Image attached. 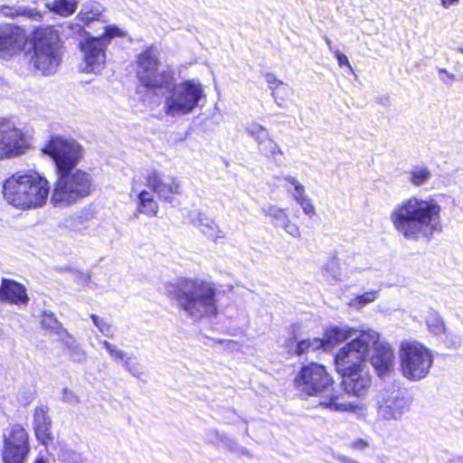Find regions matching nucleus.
<instances>
[{"label": "nucleus", "instance_id": "f257e3e1", "mask_svg": "<svg viewBox=\"0 0 463 463\" xmlns=\"http://www.w3.org/2000/svg\"><path fill=\"white\" fill-rule=\"evenodd\" d=\"M441 213L442 206L433 196L413 195L396 203L389 220L404 240L429 242L442 232Z\"/></svg>", "mask_w": 463, "mask_h": 463}, {"label": "nucleus", "instance_id": "f03ea898", "mask_svg": "<svg viewBox=\"0 0 463 463\" xmlns=\"http://www.w3.org/2000/svg\"><path fill=\"white\" fill-rule=\"evenodd\" d=\"M297 389L317 400V404L331 411L353 412L364 415L365 408L360 402L345 400V393L334 386L325 366L313 363L304 366L295 379Z\"/></svg>", "mask_w": 463, "mask_h": 463}, {"label": "nucleus", "instance_id": "7ed1b4c3", "mask_svg": "<svg viewBox=\"0 0 463 463\" xmlns=\"http://www.w3.org/2000/svg\"><path fill=\"white\" fill-rule=\"evenodd\" d=\"M165 289L177 307L193 320L217 313V289L213 282L198 278H180L165 284Z\"/></svg>", "mask_w": 463, "mask_h": 463}, {"label": "nucleus", "instance_id": "20e7f679", "mask_svg": "<svg viewBox=\"0 0 463 463\" xmlns=\"http://www.w3.org/2000/svg\"><path fill=\"white\" fill-rule=\"evenodd\" d=\"M49 193V182L38 174L15 173L3 183L5 200L20 210L43 207Z\"/></svg>", "mask_w": 463, "mask_h": 463}, {"label": "nucleus", "instance_id": "39448f33", "mask_svg": "<svg viewBox=\"0 0 463 463\" xmlns=\"http://www.w3.org/2000/svg\"><path fill=\"white\" fill-rule=\"evenodd\" d=\"M33 52L31 63L43 75L56 72L61 61L60 34L53 26H41L32 34Z\"/></svg>", "mask_w": 463, "mask_h": 463}, {"label": "nucleus", "instance_id": "423d86ee", "mask_svg": "<svg viewBox=\"0 0 463 463\" xmlns=\"http://www.w3.org/2000/svg\"><path fill=\"white\" fill-rule=\"evenodd\" d=\"M158 90L165 91L162 109L170 118L193 113L200 102L205 99L204 89L195 80H186L175 84L174 79L169 88H160Z\"/></svg>", "mask_w": 463, "mask_h": 463}, {"label": "nucleus", "instance_id": "0eeeda50", "mask_svg": "<svg viewBox=\"0 0 463 463\" xmlns=\"http://www.w3.org/2000/svg\"><path fill=\"white\" fill-rule=\"evenodd\" d=\"M92 187V176L86 171L76 168L57 171L51 202L58 207L71 205L89 196Z\"/></svg>", "mask_w": 463, "mask_h": 463}, {"label": "nucleus", "instance_id": "6e6552de", "mask_svg": "<svg viewBox=\"0 0 463 463\" xmlns=\"http://www.w3.org/2000/svg\"><path fill=\"white\" fill-rule=\"evenodd\" d=\"M399 366L402 375L409 381L424 379L433 364L430 348L416 340H403L398 349Z\"/></svg>", "mask_w": 463, "mask_h": 463}, {"label": "nucleus", "instance_id": "1a4fd4ad", "mask_svg": "<svg viewBox=\"0 0 463 463\" xmlns=\"http://www.w3.org/2000/svg\"><path fill=\"white\" fill-rule=\"evenodd\" d=\"M137 77L146 88L157 90L172 85L174 73L168 69H160L159 51L150 46L137 56Z\"/></svg>", "mask_w": 463, "mask_h": 463}, {"label": "nucleus", "instance_id": "9d476101", "mask_svg": "<svg viewBox=\"0 0 463 463\" xmlns=\"http://www.w3.org/2000/svg\"><path fill=\"white\" fill-rule=\"evenodd\" d=\"M122 36L124 33L116 25L106 26L104 33L98 37L88 34L80 44L85 61L84 71L95 74L100 73L105 68L107 46L111 39Z\"/></svg>", "mask_w": 463, "mask_h": 463}, {"label": "nucleus", "instance_id": "9b49d317", "mask_svg": "<svg viewBox=\"0 0 463 463\" xmlns=\"http://www.w3.org/2000/svg\"><path fill=\"white\" fill-rule=\"evenodd\" d=\"M376 339V331H361L356 337L343 346L335 357L338 373L363 368L364 359L369 355L370 342Z\"/></svg>", "mask_w": 463, "mask_h": 463}, {"label": "nucleus", "instance_id": "f8f14e48", "mask_svg": "<svg viewBox=\"0 0 463 463\" xmlns=\"http://www.w3.org/2000/svg\"><path fill=\"white\" fill-rule=\"evenodd\" d=\"M43 152L52 156L57 171L76 168L83 156V148L77 141L61 136H52Z\"/></svg>", "mask_w": 463, "mask_h": 463}, {"label": "nucleus", "instance_id": "ddd939ff", "mask_svg": "<svg viewBox=\"0 0 463 463\" xmlns=\"http://www.w3.org/2000/svg\"><path fill=\"white\" fill-rule=\"evenodd\" d=\"M29 452V436L24 428L14 424L4 430L1 450L4 463H24Z\"/></svg>", "mask_w": 463, "mask_h": 463}, {"label": "nucleus", "instance_id": "4468645a", "mask_svg": "<svg viewBox=\"0 0 463 463\" xmlns=\"http://www.w3.org/2000/svg\"><path fill=\"white\" fill-rule=\"evenodd\" d=\"M23 131L14 122L0 118V159L16 157L28 148Z\"/></svg>", "mask_w": 463, "mask_h": 463}, {"label": "nucleus", "instance_id": "2eb2a0df", "mask_svg": "<svg viewBox=\"0 0 463 463\" xmlns=\"http://www.w3.org/2000/svg\"><path fill=\"white\" fill-rule=\"evenodd\" d=\"M145 181L146 185L165 203H172L175 196L182 194L181 180L176 176L166 175L157 169H148Z\"/></svg>", "mask_w": 463, "mask_h": 463}, {"label": "nucleus", "instance_id": "dca6fc26", "mask_svg": "<svg viewBox=\"0 0 463 463\" xmlns=\"http://www.w3.org/2000/svg\"><path fill=\"white\" fill-rule=\"evenodd\" d=\"M370 363L380 377L391 373L394 368V354L391 345L380 340L377 333V339L370 342L369 352Z\"/></svg>", "mask_w": 463, "mask_h": 463}, {"label": "nucleus", "instance_id": "f3484780", "mask_svg": "<svg viewBox=\"0 0 463 463\" xmlns=\"http://www.w3.org/2000/svg\"><path fill=\"white\" fill-rule=\"evenodd\" d=\"M27 36L20 27L5 24L0 26V58L8 59L24 49Z\"/></svg>", "mask_w": 463, "mask_h": 463}, {"label": "nucleus", "instance_id": "a211bd4d", "mask_svg": "<svg viewBox=\"0 0 463 463\" xmlns=\"http://www.w3.org/2000/svg\"><path fill=\"white\" fill-rule=\"evenodd\" d=\"M409 408L410 401L398 392H386L378 401V416L385 420H398Z\"/></svg>", "mask_w": 463, "mask_h": 463}, {"label": "nucleus", "instance_id": "6ab92c4d", "mask_svg": "<svg viewBox=\"0 0 463 463\" xmlns=\"http://www.w3.org/2000/svg\"><path fill=\"white\" fill-rule=\"evenodd\" d=\"M340 373L343 376L342 384L344 386V389L341 390L345 393L346 401H349V394L364 397L367 393L371 386V376L364 367Z\"/></svg>", "mask_w": 463, "mask_h": 463}, {"label": "nucleus", "instance_id": "aec40b11", "mask_svg": "<svg viewBox=\"0 0 463 463\" xmlns=\"http://www.w3.org/2000/svg\"><path fill=\"white\" fill-rule=\"evenodd\" d=\"M0 301L25 305L28 302L26 289L23 285L14 280L4 279L0 286Z\"/></svg>", "mask_w": 463, "mask_h": 463}, {"label": "nucleus", "instance_id": "412c9836", "mask_svg": "<svg viewBox=\"0 0 463 463\" xmlns=\"http://www.w3.org/2000/svg\"><path fill=\"white\" fill-rule=\"evenodd\" d=\"M34 431L37 439L43 445L52 441L51 420L47 414V409L36 408L33 414Z\"/></svg>", "mask_w": 463, "mask_h": 463}, {"label": "nucleus", "instance_id": "4be33fe9", "mask_svg": "<svg viewBox=\"0 0 463 463\" xmlns=\"http://www.w3.org/2000/svg\"><path fill=\"white\" fill-rule=\"evenodd\" d=\"M361 331L347 326H331L326 330L323 339H325L326 349L331 348L335 345L356 337Z\"/></svg>", "mask_w": 463, "mask_h": 463}, {"label": "nucleus", "instance_id": "5701e85b", "mask_svg": "<svg viewBox=\"0 0 463 463\" xmlns=\"http://www.w3.org/2000/svg\"><path fill=\"white\" fill-rule=\"evenodd\" d=\"M151 190H142L137 194V211L148 217H156L159 213V203Z\"/></svg>", "mask_w": 463, "mask_h": 463}, {"label": "nucleus", "instance_id": "b1692460", "mask_svg": "<svg viewBox=\"0 0 463 463\" xmlns=\"http://www.w3.org/2000/svg\"><path fill=\"white\" fill-rule=\"evenodd\" d=\"M431 177L432 173L425 165H413L407 172L408 182L414 187H421L428 184Z\"/></svg>", "mask_w": 463, "mask_h": 463}, {"label": "nucleus", "instance_id": "393cba45", "mask_svg": "<svg viewBox=\"0 0 463 463\" xmlns=\"http://www.w3.org/2000/svg\"><path fill=\"white\" fill-rule=\"evenodd\" d=\"M103 12L104 7L100 3L89 1L82 5L80 11L77 14V18L80 22L89 24L92 21L100 20Z\"/></svg>", "mask_w": 463, "mask_h": 463}, {"label": "nucleus", "instance_id": "a878e982", "mask_svg": "<svg viewBox=\"0 0 463 463\" xmlns=\"http://www.w3.org/2000/svg\"><path fill=\"white\" fill-rule=\"evenodd\" d=\"M45 6L48 10L62 17H68L75 13L77 0H47Z\"/></svg>", "mask_w": 463, "mask_h": 463}, {"label": "nucleus", "instance_id": "bb28decb", "mask_svg": "<svg viewBox=\"0 0 463 463\" xmlns=\"http://www.w3.org/2000/svg\"><path fill=\"white\" fill-rule=\"evenodd\" d=\"M425 324L430 334L440 336L446 334V326L438 311L430 309L425 317Z\"/></svg>", "mask_w": 463, "mask_h": 463}, {"label": "nucleus", "instance_id": "cd10ccee", "mask_svg": "<svg viewBox=\"0 0 463 463\" xmlns=\"http://www.w3.org/2000/svg\"><path fill=\"white\" fill-rule=\"evenodd\" d=\"M320 348L326 349L325 339L317 337L305 339L298 343L295 353L298 355H302L309 353L310 351H316Z\"/></svg>", "mask_w": 463, "mask_h": 463}, {"label": "nucleus", "instance_id": "c85d7f7f", "mask_svg": "<svg viewBox=\"0 0 463 463\" xmlns=\"http://www.w3.org/2000/svg\"><path fill=\"white\" fill-rule=\"evenodd\" d=\"M258 150L261 155L266 157L277 159L278 156H282L283 152L277 142H275L270 137L266 138L260 145L258 146Z\"/></svg>", "mask_w": 463, "mask_h": 463}, {"label": "nucleus", "instance_id": "c756f323", "mask_svg": "<svg viewBox=\"0 0 463 463\" xmlns=\"http://www.w3.org/2000/svg\"><path fill=\"white\" fill-rule=\"evenodd\" d=\"M271 95L279 107L284 106V102L292 95V89L287 83L282 82L279 87H275L271 91Z\"/></svg>", "mask_w": 463, "mask_h": 463}, {"label": "nucleus", "instance_id": "7c9ffc66", "mask_svg": "<svg viewBox=\"0 0 463 463\" xmlns=\"http://www.w3.org/2000/svg\"><path fill=\"white\" fill-rule=\"evenodd\" d=\"M246 131L248 135L255 140L257 146L269 137V130L257 123H253L248 126Z\"/></svg>", "mask_w": 463, "mask_h": 463}, {"label": "nucleus", "instance_id": "2f4dec72", "mask_svg": "<svg viewBox=\"0 0 463 463\" xmlns=\"http://www.w3.org/2000/svg\"><path fill=\"white\" fill-rule=\"evenodd\" d=\"M378 298V291L377 290H370L365 292L363 295L357 296L351 299L349 306L352 307H354L356 309H360L366 306L367 304H370L373 302Z\"/></svg>", "mask_w": 463, "mask_h": 463}, {"label": "nucleus", "instance_id": "473e14b6", "mask_svg": "<svg viewBox=\"0 0 463 463\" xmlns=\"http://www.w3.org/2000/svg\"><path fill=\"white\" fill-rule=\"evenodd\" d=\"M325 272L328 277H331L335 281L343 279V272L340 267L339 260L332 258L326 261L324 267Z\"/></svg>", "mask_w": 463, "mask_h": 463}, {"label": "nucleus", "instance_id": "72a5a7b5", "mask_svg": "<svg viewBox=\"0 0 463 463\" xmlns=\"http://www.w3.org/2000/svg\"><path fill=\"white\" fill-rule=\"evenodd\" d=\"M90 318L93 324L97 326L99 331L106 337L113 338L114 330L110 324H109L104 318L99 317L97 315H91Z\"/></svg>", "mask_w": 463, "mask_h": 463}, {"label": "nucleus", "instance_id": "f704fd0d", "mask_svg": "<svg viewBox=\"0 0 463 463\" xmlns=\"http://www.w3.org/2000/svg\"><path fill=\"white\" fill-rule=\"evenodd\" d=\"M283 179L285 181L288 182L294 187V192L292 193V196H293L294 200L296 201V203L302 200V198H305L307 196L305 192V186L296 177L291 176V175H286L283 177Z\"/></svg>", "mask_w": 463, "mask_h": 463}, {"label": "nucleus", "instance_id": "c9c22d12", "mask_svg": "<svg viewBox=\"0 0 463 463\" xmlns=\"http://www.w3.org/2000/svg\"><path fill=\"white\" fill-rule=\"evenodd\" d=\"M188 218L190 222L196 226L201 232H203V228H205V226L213 220L200 211L190 212Z\"/></svg>", "mask_w": 463, "mask_h": 463}, {"label": "nucleus", "instance_id": "e433bc0d", "mask_svg": "<svg viewBox=\"0 0 463 463\" xmlns=\"http://www.w3.org/2000/svg\"><path fill=\"white\" fill-rule=\"evenodd\" d=\"M263 212L266 215L273 218L278 222V225L279 226L284 221H287L288 217L284 209H281L276 205H269L263 207Z\"/></svg>", "mask_w": 463, "mask_h": 463}, {"label": "nucleus", "instance_id": "4c0bfd02", "mask_svg": "<svg viewBox=\"0 0 463 463\" xmlns=\"http://www.w3.org/2000/svg\"><path fill=\"white\" fill-rule=\"evenodd\" d=\"M205 236L210 238L211 240L216 241L218 239L224 238V232L219 225L215 222L214 220H212L205 228H203L202 232Z\"/></svg>", "mask_w": 463, "mask_h": 463}, {"label": "nucleus", "instance_id": "58836bf2", "mask_svg": "<svg viewBox=\"0 0 463 463\" xmlns=\"http://www.w3.org/2000/svg\"><path fill=\"white\" fill-rule=\"evenodd\" d=\"M108 353L112 359H119L124 361V365L126 369L132 373L133 374H135L134 371L130 367L129 357H128L126 352L119 349L117 345H113Z\"/></svg>", "mask_w": 463, "mask_h": 463}, {"label": "nucleus", "instance_id": "ea45409f", "mask_svg": "<svg viewBox=\"0 0 463 463\" xmlns=\"http://www.w3.org/2000/svg\"><path fill=\"white\" fill-rule=\"evenodd\" d=\"M42 325L43 327L52 329L56 332H58L61 327V323L56 319L54 315L52 313L46 312L43 315Z\"/></svg>", "mask_w": 463, "mask_h": 463}, {"label": "nucleus", "instance_id": "a19ab883", "mask_svg": "<svg viewBox=\"0 0 463 463\" xmlns=\"http://www.w3.org/2000/svg\"><path fill=\"white\" fill-rule=\"evenodd\" d=\"M297 203L301 207L303 213L308 217H313L316 214V208L312 200L308 196L302 198V200Z\"/></svg>", "mask_w": 463, "mask_h": 463}, {"label": "nucleus", "instance_id": "79ce46f5", "mask_svg": "<svg viewBox=\"0 0 463 463\" xmlns=\"http://www.w3.org/2000/svg\"><path fill=\"white\" fill-rule=\"evenodd\" d=\"M279 226L282 227L288 234L295 238L300 237V231L298 226L291 222L288 217L287 218V221H284L279 224Z\"/></svg>", "mask_w": 463, "mask_h": 463}, {"label": "nucleus", "instance_id": "37998d69", "mask_svg": "<svg viewBox=\"0 0 463 463\" xmlns=\"http://www.w3.org/2000/svg\"><path fill=\"white\" fill-rule=\"evenodd\" d=\"M438 73H439V80L444 83L446 84L447 86H449L451 85L455 80H456V76L455 74L449 72L448 70L446 69H443V68H439L438 70Z\"/></svg>", "mask_w": 463, "mask_h": 463}, {"label": "nucleus", "instance_id": "c03bdc74", "mask_svg": "<svg viewBox=\"0 0 463 463\" xmlns=\"http://www.w3.org/2000/svg\"><path fill=\"white\" fill-rule=\"evenodd\" d=\"M266 82L269 86V89L272 91L275 87H279L283 81L278 80L276 76L272 73H268L265 76Z\"/></svg>", "mask_w": 463, "mask_h": 463}, {"label": "nucleus", "instance_id": "a18cd8bd", "mask_svg": "<svg viewBox=\"0 0 463 463\" xmlns=\"http://www.w3.org/2000/svg\"><path fill=\"white\" fill-rule=\"evenodd\" d=\"M368 446H369L368 442L362 439H357L350 444V448L352 449L360 450V451L365 449L366 448H368Z\"/></svg>", "mask_w": 463, "mask_h": 463}, {"label": "nucleus", "instance_id": "49530a36", "mask_svg": "<svg viewBox=\"0 0 463 463\" xmlns=\"http://www.w3.org/2000/svg\"><path fill=\"white\" fill-rule=\"evenodd\" d=\"M334 54L335 55L336 59H337V62H338L339 66L346 65L350 70H352V67L348 61V58L345 54L341 53L338 50H335L334 52Z\"/></svg>", "mask_w": 463, "mask_h": 463}, {"label": "nucleus", "instance_id": "de8ad7c7", "mask_svg": "<svg viewBox=\"0 0 463 463\" xmlns=\"http://www.w3.org/2000/svg\"><path fill=\"white\" fill-rule=\"evenodd\" d=\"M62 400L68 403H74L78 402L77 396L68 389L63 390Z\"/></svg>", "mask_w": 463, "mask_h": 463}, {"label": "nucleus", "instance_id": "09e8293b", "mask_svg": "<svg viewBox=\"0 0 463 463\" xmlns=\"http://www.w3.org/2000/svg\"><path fill=\"white\" fill-rule=\"evenodd\" d=\"M441 4L443 7L449 8L451 5H456L458 4V0H441Z\"/></svg>", "mask_w": 463, "mask_h": 463}, {"label": "nucleus", "instance_id": "8fccbe9b", "mask_svg": "<svg viewBox=\"0 0 463 463\" xmlns=\"http://www.w3.org/2000/svg\"><path fill=\"white\" fill-rule=\"evenodd\" d=\"M461 342H462V341H461V337L457 336L455 340L451 341V343H450V346H451V347H454V348H458V347H459V346H460Z\"/></svg>", "mask_w": 463, "mask_h": 463}, {"label": "nucleus", "instance_id": "3c124183", "mask_svg": "<svg viewBox=\"0 0 463 463\" xmlns=\"http://www.w3.org/2000/svg\"><path fill=\"white\" fill-rule=\"evenodd\" d=\"M75 354L79 355V360L81 358H85V353L83 350H81L78 345H75L74 347Z\"/></svg>", "mask_w": 463, "mask_h": 463}, {"label": "nucleus", "instance_id": "603ef678", "mask_svg": "<svg viewBox=\"0 0 463 463\" xmlns=\"http://www.w3.org/2000/svg\"><path fill=\"white\" fill-rule=\"evenodd\" d=\"M67 456H71V458H74V459H79V458H80V456L78 454L74 453V452H71V453L66 452V453H64L62 455V460L63 461L67 460Z\"/></svg>", "mask_w": 463, "mask_h": 463}, {"label": "nucleus", "instance_id": "864d4df0", "mask_svg": "<svg viewBox=\"0 0 463 463\" xmlns=\"http://www.w3.org/2000/svg\"><path fill=\"white\" fill-rule=\"evenodd\" d=\"M100 344L107 350V352H109L111 346L113 345V344L108 342L107 340H102Z\"/></svg>", "mask_w": 463, "mask_h": 463}, {"label": "nucleus", "instance_id": "5fc2aeb1", "mask_svg": "<svg viewBox=\"0 0 463 463\" xmlns=\"http://www.w3.org/2000/svg\"><path fill=\"white\" fill-rule=\"evenodd\" d=\"M33 463H49V462L43 456H39V457H37V458L34 460Z\"/></svg>", "mask_w": 463, "mask_h": 463}, {"label": "nucleus", "instance_id": "6e6d98bb", "mask_svg": "<svg viewBox=\"0 0 463 463\" xmlns=\"http://www.w3.org/2000/svg\"><path fill=\"white\" fill-rule=\"evenodd\" d=\"M326 44H327V46H328L329 50L334 53V52H335V50H334V49H333L331 41H330L329 39H326Z\"/></svg>", "mask_w": 463, "mask_h": 463}, {"label": "nucleus", "instance_id": "4d7b16f0", "mask_svg": "<svg viewBox=\"0 0 463 463\" xmlns=\"http://www.w3.org/2000/svg\"><path fill=\"white\" fill-rule=\"evenodd\" d=\"M450 463H463V458L454 459Z\"/></svg>", "mask_w": 463, "mask_h": 463}, {"label": "nucleus", "instance_id": "13d9d810", "mask_svg": "<svg viewBox=\"0 0 463 463\" xmlns=\"http://www.w3.org/2000/svg\"><path fill=\"white\" fill-rule=\"evenodd\" d=\"M83 278H84V280H85L86 282H88V281H90V275L83 276Z\"/></svg>", "mask_w": 463, "mask_h": 463}, {"label": "nucleus", "instance_id": "bf43d9fd", "mask_svg": "<svg viewBox=\"0 0 463 463\" xmlns=\"http://www.w3.org/2000/svg\"><path fill=\"white\" fill-rule=\"evenodd\" d=\"M458 52L463 54V45L458 48Z\"/></svg>", "mask_w": 463, "mask_h": 463}]
</instances>
